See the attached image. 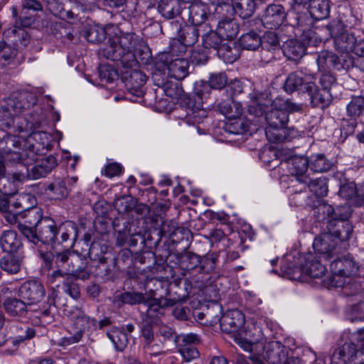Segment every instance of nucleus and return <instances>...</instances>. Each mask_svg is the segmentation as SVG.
I'll list each match as a JSON object with an SVG mask.
<instances>
[{
	"label": "nucleus",
	"mask_w": 364,
	"mask_h": 364,
	"mask_svg": "<svg viewBox=\"0 0 364 364\" xmlns=\"http://www.w3.org/2000/svg\"><path fill=\"white\" fill-rule=\"evenodd\" d=\"M9 330L14 346L21 344L36 336V330L26 323H14L9 326Z\"/></svg>",
	"instance_id": "38"
},
{
	"label": "nucleus",
	"mask_w": 364,
	"mask_h": 364,
	"mask_svg": "<svg viewBox=\"0 0 364 364\" xmlns=\"http://www.w3.org/2000/svg\"><path fill=\"white\" fill-rule=\"evenodd\" d=\"M308 94L310 102L314 107H318L321 109H325L329 107L333 100V96L330 91L319 89L318 87L314 82V86H312V90L311 92H306Z\"/></svg>",
	"instance_id": "36"
},
{
	"label": "nucleus",
	"mask_w": 364,
	"mask_h": 364,
	"mask_svg": "<svg viewBox=\"0 0 364 364\" xmlns=\"http://www.w3.org/2000/svg\"><path fill=\"white\" fill-rule=\"evenodd\" d=\"M264 357L269 364H285L288 352L285 346L278 341H272L264 348Z\"/></svg>",
	"instance_id": "28"
},
{
	"label": "nucleus",
	"mask_w": 364,
	"mask_h": 364,
	"mask_svg": "<svg viewBox=\"0 0 364 364\" xmlns=\"http://www.w3.org/2000/svg\"><path fill=\"white\" fill-rule=\"evenodd\" d=\"M54 309L55 300L53 299L51 301L49 299L47 305L37 312V317L42 325L50 323L53 321Z\"/></svg>",
	"instance_id": "59"
},
{
	"label": "nucleus",
	"mask_w": 364,
	"mask_h": 364,
	"mask_svg": "<svg viewBox=\"0 0 364 364\" xmlns=\"http://www.w3.org/2000/svg\"><path fill=\"white\" fill-rule=\"evenodd\" d=\"M203 31L202 28L193 25L181 28L178 32V40L171 45L170 53L177 55L185 53L187 47H191L198 42L200 33Z\"/></svg>",
	"instance_id": "11"
},
{
	"label": "nucleus",
	"mask_w": 364,
	"mask_h": 364,
	"mask_svg": "<svg viewBox=\"0 0 364 364\" xmlns=\"http://www.w3.org/2000/svg\"><path fill=\"white\" fill-rule=\"evenodd\" d=\"M146 307V314L150 317H154L160 310L164 308L173 306L176 304V299H167L161 296L160 299L149 298L146 299L143 303Z\"/></svg>",
	"instance_id": "41"
},
{
	"label": "nucleus",
	"mask_w": 364,
	"mask_h": 364,
	"mask_svg": "<svg viewBox=\"0 0 364 364\" xmlns=\"http://www.w3.org/2000/svg\"><path fill=\"white\" fill-rule=\"evenodd\" d=\"M17 228L29 242L39 249L44 245H51L54 247L58 243V227L51 218L45 217L36 230L21 224H18Z\"/></svg>",
	"instance_id": "5"
},
{
	"label": "nucleus",
	"mask_w": 364,
	"mask_h": 364,
	"mask_svg": "<svg viewBox=\"0 0 364 364\" xmlns=\"http://www.w3.org/2000/svg\"><path fill=\"white\" fill-rule=\"evenodd\" d=\"M309 11L313 18L317 21L326 18L330 14L328 0H311Z\"/></svg>",
	"instance_id": "45"
},
{
	"label": "nucleus",
	"mask_w": 364,
	"mask_h": 364,
	"mask_svg": "<svg viewBox=\"0 0 364 364\" xmlns=\"http://www.w3.org/2000/svg\"><path fill=\"white\" fill-rule=\"evenodd\" d=\"M218 111L228 119H238L242 114V107L240 102L228 99L218 103Z\"/></svg>",
	"instance_id": "43"
},
{
	"label": "nucleus",
	"mask_w": 364,
	"mask_h": 364,
	"mask_svg": "<svg viewBox=\"0 0 364 364\" xmlns=\"http://www.w3.org/2000/svg\"><path fill=\"white\" fill-rule=\"evenodd\" d=\"M36 98L28 93H14L9 96L1 105L4 112L12 118L29 109L36 103Z\"/></svg>",
	"instance_id": "15"
},
{
	"label": "nucleus",
	"mask_w": 364,
	"mask_h": 364,
	"mask_svg": "<svg viewBox=\"0 0 364 364\" xmlns=\"http://www.w3.org/2000/svg\"><path fill=\"white\" fill-rule=\"evenodd\" d=\"M28 304L22 298L7 297L3 302L5 312L11 317L24 318L28 314Z\"/></svg>",
	"instance_id": "33"
},
{
	"label": "nucleus",
	"mask_w": 364,
	"mask_h": 364,
	"mask_svg": "<svg viewBox=\"0 0 364 364\" xmlns=\"http://www.w3.org/2000/svg\"><path fill=\"white\" fill-rule=\"evenodd\" d=\"M168 259L178 266L183 276L202 274L205 277L215 269L218 255L213 253L200 256L185 249L181 252L170 254Z\"/></svg>",
	"instance_id": "2"
},
{
	"label": "nucleus",
	"mask_w": 364,
	"mask_h": 364,
	"mask_svg": "<svg viewBox=\"0 0 364 364\" xmlns=\"http://www.w3.org/2000/svg\"><path fill=\"white\" fill-rule=\"evenodd\" d=\"M338 55L336 54L323 50L317 55L316 63L320 72L330 71L331 68L335 69L336 62Z\"/></svg>",
	"instance_id": "54"
},
{
	"label": "nucleus",
	"mask_w": 364,
	"mask_h": 364,
	"mask_svg": "<svg viewBox=\"0 0 364 364\" xmlns=\"http://www.w3.org/2000/svg\"><path fill=\"white\" fill-rule=\"evenodd\" d=\"M149 50L140 36L132 32H126L109 38L99 53L107 59L119 61L124 68H132L138 65L137 57L141 60L149 59Z\"/></svg>",
	"instance_id": "1"
},
{
	"label": "nucleus",
	"mask_w": 364,
	"mask_h": 364,
	"mask_svg": "<svg viewBox=\"0 0 364 364\" xmlns=\"http://www.w3.org/2000/svg\"><path fill=\"white\" fill-rule=\"evenodd\" d=\"M333 166V163L324 154H318L310 157L311 169L315 172H326Z\"/></svg>",
	"instance_id": "56"
},
{
	"label": "nucleus",
	"mask_w": 364,
	"mask_h": 364,
	"mask_svg": "<svg viewBox=\"0 0 364 364\" xmlns=\"http://www.w3.org/2000/svg\"><path fill=\"white\" fill-rule=\"evenodd\" d=\"M313 247L325 261L329 260L341 251L338 241L332 237L328 232H324L315 237Z\"/></svg>",
	"instance_id": "17"
},
{
	"label": "nucleus",
	"mask_w": 364,
	"mask_h": 364,
	"mask_svg": "<svg viewBox=\"0 0 364 364\" xmlns=\"http://www.w3.org/2000/svg\"><path fill=\"white\" fill-rule=\"evenodd\" d=\"M186 4L181 0H160L158 4V11L166 19L177 16L182 18Z\"/></svg>",
	"instance_id": "32"
},
{
	"label": "nucleus",
	"mask_w": 364,
	"mask_h": 364,
	"mask_svg": "<svg viewBox=\"0 0 364 364\" xmlns=\"http://www.w3.org/2000/svg\"><path fill=\"white\" fill-rule=\"evenodd\" d=\"M182 20L191 23V25L196 26L205 31L209 28L208 24L205 23L210 14L208 6L201 1H195L188 7L184 6L182 13Z\"/></svg>",
	"instance_id": "13"
},
{
	"label": "nucleus",
	"mask_w": 364,
	"mask_h": 364,
	"mask_svg": "<svg viewBox=\"0 0 364 364\" xmlns=\"http://www.w3.org/2000/svg\"><path fill=\"white\" fill-rule=\"evenodd\" d=\"M64 314L71 322L70 336L60 338V344L62 346H68L80 342L84 334L92 328L96 329L97 321L90 318L85 311L77 306H67L64 309Z\"/></svg>",
	"instance_id": "4"
},
{
	"label": "nucleus",
	"mask_w": 364,
	"mask_h": 364,
	"mask_svg": "<svg viewBox=\"0 0 364 364\" xmlns=\"http://www.w3.org/2000/svg\"><path fill=\"white\" fill-rule=\"evenodd\" d=\"M338 195L356 208L364 206V182L357 186L353 181H346L340 185Z\"/></svg>",
	"instance_id": "21"
},
{
	"label": "nucleus",
	"mask_w": 364,
	"mask_h": 364,
	"mask_svg": "<svg viewBox=\"0 0 364 364\" xmlns=\"http://www.w3.org/2000/svg\"><path fill=\"white\" fill-rule=\"evenodd\" d=\"M218 55L228 63H234L240 56L237 48L235 45L232 47L227 43H225L220 50H218Z\"/></svg>",
	"instance_id": "58"
},
{
	"label": "nucleus",
	"mask_w": 364,
	"mask_h": 364,
	"mask_svg": "<svg viewBox=\"0 0 364 364\" xmlns=\"http://www.w3.org/2000/svg\"><path fill=\"white\" fill-rule=\"evenodd\" d=\"M256 0H239L232 3L233 11L228 13V16L237 14L241 18L246 19L251 17L257 8Z\"/></svg>",
	"instance_id": "44"
},
{
	"label": "nucleus",
	"mask_w": 364,
	"mask_h": 364,
	"mask_svg": "<svg viewBox=\"0 0 364 364\" xmlns=\"http://www.w3.org/2000/svg\"><path fill=\"white\" fill-rule=\"evenodd\" d=\"M286 18L284 8L281 4H271L264 11L260 19H252L247 21L252 29L259 30L261 26L268 29L279 28Z\"/></svg>",
	"instance_id": "10"
},
{
	"label": "nucleus",
	"mask_w": 364,
	"mask_h": 364,
	"mask_svg": "<svg viewBox=\"0 0 364 364\" xmlns=\"http://www.w3.org/2000/svg\"><path fill=\"white\" fill-rule=\"evenodd\" d=\"M25 127H18L19 132H27L26 144L33 151L43 154L52 147V136L46 132L38 130L41 126L40 119H26Z\"/></svg>",
	"instance_id": "6"
},
{
	"label": "nucleus",
	"mask_w": 364,
	"mask_h": 364,
	"mask_svg": "<svg viewBox=\"0 0 364 364\" xmlns=\"http://www.w3.org/2000/svg\"><path fill=\"white\" fill-rule=\"evenodd\" d=\"M18 296L24 299L28 305L36 304L46 296L43 284L38 280L24 282L18 288Z\"/></svg>",
	"instance_id": "18"
},
{
	"label": "nucleus",
	"mask_w": 364,
	"mask_h": 364,
	"mask_svg": "<svg viewBox=\"0 0 364 364\" xmlns=\"http://www.w3.org/2000/svg\"><path fill=\"white\" fill-rule=\"evenodd\" d=\"M84 36L90 43H99L106 38V31L102 27L92 26L85 31Z\"/></svg>",
	"instance_id": "60"
},
{
	"label": "nucleus",
	"mask_w": 364,
	"mask_h": 364,
	"mask_svg": "<svg viewBox=\"0 0 364 364\" xmlns=\"http://www.w3.org/2000/svg\"><path fill=\"white\" fill-rule=\"evenodd\" d=\"M231 16H223L224 18L219 21L216 30L219 35L224 40H231L235 38L240 30L239 24L232 18Z\"/></svg>",
	"instance_id": "40"
},
{
	"label": "nucleus",
	"mask_w": 364,
	"mask_h": 364,
	"mask_svg": "<svg viewBox=\"0 0 364 364\" xmlns=\"http://www.w3.org/2000/svg\"><path fill=\"white\" fill-rule=\"evenodd\" d=\"M298 132L294 128L287 129L284 127L281 129L266 130L267 139L272 143H281L286 141H291L297 136Z\"/></svg>",
	"instance_id": "48"
},
{
	"label": "nucleus",
	"mask_w": 364,
	"mask_h": 364,
	"mask_svg": "<svg viewBox=\"0 0 364 364\" xmlns=\"http://www.w3.org/2000/svg\"><path fill=\"white\" fill-rule=\"evenodd\" d=\"M314 79V74L307 68H300L288 75L284 85V90L289 94L295 91L304 93L311 92Z\"/></svg>",
	"instance_id": "9"
},
{
	"label": "nucleus",
	"mask_w": 364,
	"mask_h": 364,
	"mask_svg": "<svg viewBox=\"0 0 364 364\" xmlns=\"http://www.w3.org/2000/svg\"><path fill=\"white\" fill-rule=\"evenodd\" d=\"M144 301V295L142 293L136 291H126L117 294H115L114 298V303L119 307L124 304L136 305L142 304Z\"/></svg>",
	"instance_id": "47"
},
{
	"label": "nucleus",
	"mask_w": 364,
	"mask_h": 364,
	"mask_svg": "<svg viewBox=\"0 0 364 364\" xmlns=\"http://www.w3.org/2000/svg\"><path fill=\"white\" fill-rule=\"evenodd\" d=\"M228 77L225 73H212L209 77L208 84L203 83L195 88L192 97L185 98L184 103L186 107V115L196 121L198 117L205 115V110L203 108L204 100L209 95L210 88L221 90L227 85Z\"/></svg>",
	"instance_id": "3"
},
{
	"label": "nucleus",
	"mask_w": 364,
	"mask_h": 364,
	"mask_svg": "<svg viewBox=\"0 0 364 364\" xmlns=\"http://www.w3.org/2000/svg\"><path fill=\"white\" fill-rule=\"evenodd\" d=\"M327 230L332 237L341 244V242L350 239L353 233V225L348 220H329L327 223Z\"/></svg>",
	"instance_id": "25"
},
{
	"label": "nucleus",
	"mask_w": 364,
	"mask_h": 364,
	"mask_svg": "<svg viewBox=\"0 0 364 364\" xmlns=\"http://www.w3.org/2000/svg\"><path fill=\"white\" fill-rule=\"evenodd\" d=\"M159 59L163 62V68H167L168 75L171 77L180 81L189 73V61L187 59L178 58L170 60L168 53H162Z\"/></svg>",
	"instance_id": "20"
},
{
	"label": "nucleus",
	"mask_w": 364,
	"mask_h": 364,
	"mask_svg": "<svg viewBox=\"0 0 364 364\" xmlns=\"http://www.w3.org/2000/svg\"><path fill=\"white\" fill-rule=\"evenodd\" d=\"M0 153L4 154H11L14 150H21V137L11 134L4 130L0 132Z\"/></svg>",
	"instance_id": "42"
},
{
	"label": "nucleus",
	"mask_w": 364,
	"mask_h": 364,
	"mask_svg": "<svg viewBox=\"0 0 364 364\" xmlns=\"http://www.w3.org/2000/svg\"><path fill=\"white\" fill-rule=\"evenodd\" d=\"M364 112V97L353 96L346 106L347 115L351 117V122L348 125L347 131L353 132L357 126L356 119L362 115Z\"/></svg>",
	"instance_id": "35"
},
{
	"label": "nucleus",
	"mask_w": 364,
	"mask_h": 364,
	"mask_svg": "<svg viewBox=\"0 0 364 364\" xmlns=\"http://www.w3.org/2000/svg\"><path fill=\"white\" fill-rule=\"evenodd\" d=\"M57 245H61L65 248H71L74 246L78 235V228L77 225L72 221H65L62 223L58 228Z\"/></svg>",
	"instance_id": "27"
},
{
	"label": "nucleus",
	"mask_w": 364,
	"mask_h": 364,
	"mask_svg": "<svg viewBox=\"0 0 364 364\" xmlns=\"http://www.w3.org/2000/svg\"><path fill=\"white\" fill-rule=\"evenodd\" d=\"M21 264L22 258L14 253H9L0 259L1 269L10 274H17L21 269Z\"/></svg>",
	"instance_id": "46"
},
{
	"label": "nucleus",
	"mask_w": 364,
	"mask_h": 364,
	"mask_svg": "<svg viewBox=\"0 0 364 364\" xmlns=\"http://www.w3.org/2000/svg\"><path fill=\"white\" fill-rule=\"evenodd\" d=\"M152 79L154 85L161 88L167 97L178 99L184 94L181 83L178 80H168L165 73H162L160 70L153 73Z\"/></svg>",
	"instance_id": "22"
},
{
	"label": "nucleus",
	"mask_w": 364,
	"mask_h": 364,
	"mask_svg": "<svg viewBox=\"0 0 364 364\" xmlns=\"http://www.w3.org/2000/svg\"><path fill=\"white\" fill-rule=\"evenodd\" d=\"M36 19L33 16L27 15L26 11L21 10L19 18L15 21L14 26L18 29L23 41H28V34L25 30L21 28L30 27L34 23Z\"/></svg>",
	"instance_id": "57"
},
{
	"label": "nucleus",
	"mask_w": 364,
	"mask_h": 364,
	"mask_svg": "<svg viewBox=\"0 0 364 364\" xmlns=\"http://www.w3.org/2000/svg\"><path fill=\"white\" fill-rule=\"evenodd\" d=\"M220 321V329L223 332L230 334L232 337L242 333L245 323V315L238 309L227 311L220 317H215L209 321L210 323Z\"/></svg>",
	"instance_id": "12"
},
{
	"label": "nucleus",
	"mask_w": 364,
	"mask_h": 364,
	"mask_svg": "<svg viewBox=\"0 0 364 364\" xmlns=\"http://www.w3.org/2000/svg\"><path fill=\"white\" fill-rule=\"evenodd\" d=\"M301 264L296 262L292 266L286 267L282 266L283 272L289 275L294 274L296 272H303L311 277L320 278L326 272V264L322 262L323 257L316 255L312 252H307L301 256Z\"/></svg>",
	"instance_id": "8"
},
{
	"label": "nucleus",
	"mask_w": 364,
	"mask_h": 364,
	"mask_svg": "<svg viewBox=\"0 0 364 364\" xmlns=\"http://www.w3.org/2000/svg\"><path fill=\"white\" fill-rule=\"evenodd\" d=\"M184 279H177L171 282L169 284L170 289H172L173 287H179L181 284L183 286V293H175L178 294V298H175L176 301L180 300L181 298L187 296L191 291L193 288L201 289L205 285L206 278L202 274L197 276L188 275L183 276Z\"/></svg>",
	"instance_id": "24"
},
{
	"label": "nucleus",
	"mask_w": 364,
	"mask_h": 364,
	"mask_svg": "<svg viewBox=\"0 0 364 364\" xmlns=\"http://www.w3.org/2000/svg\"><path fill=\"white\" fill-rule=\"evenodd\" d=\"M171 240L174 243H184V248L186 249L191 244L192 238L191 232L186 228H177L171 235Z\"/></svg>",
	"instance_id": "62"
},
{
	"label": "nucleus",
	"mask_w": 364,
	"mask_h": 364,
	"mask_svg": "<svg viewBox=\"0 0 364 364\" xmlns=\"http://www.w3.org/2000/svg\"><path fill=\"white\" fill-rule=\"evenodd\" d=\"M248 24L251 31L241 36L240 38V45L243 49L255 50L262 44V38L253 31L254 29L252 28L250 24Z\"/></svg>",
	"instance_id": "50"
},
{
	"label": "nucleus",
	"mask_w": 364,
	"mask_h": 364,
	"mask_svg": "<svg viewBox=\"0 0 364 364\" xmlns=\"http://www.w3.org/2000/svg\"><path fill=\"white\" fill-rule=\"evenodd\" d=\"M127 95H130V100L136 101L144 95V85L146 82V75L142 71L136 68L127 70L123 75Z\"/></svg>",
	"instance_id": "16"
},
{
	"label": "nucleus",
	"mask_w": 364,
	"mask_h": 364,
	"mask_svg": "<svg viewBox=\"0 0 364 364\" xmlns=\"http://www.w3.org/2000/svg\"><path fill=\"white\" fill-rule=\"evenodd\" d=\"M55 266L66 270L75 279L87 280L88 274L83 269L87 267V259L77 252H55Z\"/></svg>",
	"instance_id": "7"
},
{
	"label": "nucleus",
	"mask_w": 364,
	"mask_h": 364,
	"mask_svg": "<svg viewBox=\"0 0 364 364\" xmlns=\"http://www.w3.org/2000/svg\"><path fill=\"white\" fill-rule=\"evenodd\" d=\"M23 245L20 236L14 230H4L0 235V247L8 253L17 252Z\"/></svg>",
	"instance_id": "37"
},
{
	"label": "nucleus",
	"mask_w": 364,
	"mask_h": 364,
	"mask_svg": "<svg viewBox=\"0 0 364 364\" xmlns=\"http://www.w3.org/2000/svg\"><path fill=\"white\" fill-rule=\"evenodd\" d=\"M77 177L56 178L53 181L45 185L46 193L54 200H63L66 198L72 187L77 183Z\"/></svg>",
	"instance_id": "19"
},
{
	"label": "nucleus",
	"mask_w": 364,
	"mask_h": 364,
	"mask_svg": "<svg viewBox=\"0 0 364 364\" xmlns=\"http://www.w3.org/2000/svg\"><path fill=\"white\" fill-rule=\"evenodd\" d=\"M356 42V36L353 33L348 31L343 33L334 41L336 49L341 53H350L354 43Z\"/></svg>",
	"instance_id": "51"
},
{
	"label": "nucleus",
	"mask_w": 364,
	"mask_h": 364,
	"mask_svg": "<svg viewBox=\"0 0 364 364\" xmlns=\"http://www.w3.org/2000/svg\"><path fill=\"white\" fill-rule=\"evenodd\" d=\"M310 160L305 156H294L287 161V167L289 173L300 185L302 184V178L309 177L306 174Z\"/></svg>",
	"instance_id": "30"
},
{
	"label": "nucleus",
	"mask_w": 364,
	"mask_h": 364,
	"mask_svg": "<svg viewBox=\"0 0 364 364\" xmlns=\"http://www.w3.org/2000/svg\"><path fill=\"white\" fill-rule=\"evenodd\" d=\"M20 216L24 218V223H18V225H26L34 230L37 229L44 218L41 209L36 206L23 212Z\"/></svg>",
	"instance_id": "52"
},
{
	"label": "nucleus",
	"mask_w": 364,
	"mask_h": 364,
	"mask_svg": "<svg viewBox=\"0 0 364 364\" xmlns=\"http://www.w3.org/2000/svg\"><path fill=\"white\" fill-rule=\"evenodd\" d=\"M282 51L289 60L298 61L306 54V48L300 41L291 38L284 42Z\"/></svg>",
	"instance_id": "39"
},
{
	"label": "nucleus",
	"mask_w": 364,
	"mask_h": 364,
	"mask_svg": "<svg viewBox=\"0 0 364 364\" xmlns=\"http://www.w3.org/2000/svg\"><path fill=\"white\" fill-rule=\"evenodd\" d=\"M205 33L202 34L203 46L206 49H213L218 52V50L224 45L225 41L223 37L219 35L218 31H213L208 28Z\"/></svg>",
	"instance_id": "49"
},
{
	"label": "nucleus",
	"mask_w": 364,
	"mask_h": 364,
	"mask_svg": "<svg viewBox=\"0 0 364 364\" xmlns=\"http://www.w3.org/2000/svg\"><path fill=\"white\" fill-rule=\"evenodd\" d=\"M113 262H109L108 258H102L101 260L92 262L90 265L87 262V267L84 270L87 273V279L91 276L100 278H107L112 272Z\"/></svg>",
	"instance_id": "34"
},
{
	"label": "nucleus",
	"mask_w": 364,
	"mask_h": 364,
	"mask_svg": "<svg viewBox=\"0 0 364 364\" xmlns=\"http://www.w3.org/2000/svg\"><path fill=\"white\" fill-rule=\"evenodd\" d=\"M364 364V347L358 350L355 344L346 342L337 348L331 356V364Z\"/></svg>",
	"instance_id": "14"
},
{
	"label": "nucleus",
	"mask_w": 364,
	"mask_h": 364,
	"mask_svg": "<svg viewBox=\"0 0 364 364\" xmlns=\"http://www.w3.org/2000/svg\"><path fill=\"white\" fill-rule=\"evenodd\" d=\"M265 119L268 124L267 129H281L284 127L289 121V114L287 110H284L282 104L277 100H274L271 103V107L266 114Z\"/></svg>",
	"instance_id": "23"
},
{
	"label": "nucleus",
	"mask_w": 364,
	"mask_h": 364,
	"mask_svg": "<svg viewBox=\"0 0 364 364\" xmlns=\"http://www.w3.org/2000/svg\"><path fill=\"white\" fill-rule=\"evenodd\" d=\"M263 49L267 50H275L280 46V41L277 34L274 31H267L262 38Z\"/></svg>",
	"instance_id": "63"
},
{
	"label": "nucleus",
	"mask_w": 364,
	"mask_h": 364,
	"mask_svg": "<svg viewBox=\"0 0 364 364\" xmlns=\"http://www.w3.org/2000/svg\"><path fill=\"white\" fill-rule=\"evenodd\" d=\"M271 107V103H266L260 100H253L248 105V112L257 117L266 116L267 112Z\"/></svg>",
	"instance_id": "61"
},
{
	"label": "nucleus",
	"mask_w": 364,
	"mask_h": 364,
	"mask_svg": "<svg viewBox=\"0 0 364 364\" xmlns=\"http://www.w3.org/2000/svg\"><path fill=\"white\" fill-rule=\"evenodd\" d=\"M301 180L302 184L301 188L299 190H295V193H301L308 188L317 197L322 198L327 195L328 189L326 178H311L310 177H304Z\"/></svg>",
	"instance_id": "31"
},
{
	"label": "nucleus",
	"mask_w": 364,
	"mask_h": 364,
	"mask_svg": "<svg viewBox=\"0 0 364 364\" xmlns=\"http://www.w3.org/2000/svg\"><path fill=\"white\" fill-rule=\"evenodd\" d=\"M164 230L157 227L149 228L142 234L144 238V247L149 249L156 248L161 241Z\"/></svg>",
	"instance_id": "55"
},
{
	"label": "nucleus",
	"mask_w": 364,
	"mask_h": 364,
	"mask_svg": "<svg viewBox=\"0 0 364 364\" xmlns=\"http://www.w3.org/2000/svg\"><path fill=\"white\" fill-rule=\"evenodd\" d=\"M58 166L57 159L49 155L36 161V164L31 168V179H39L47 176Z\"/></svg>",
	"instance_id": "29"
},
{
	"label": "nucleus",
	"mask_w": 364,
	"mask_h": 364,
	"mask_svg": "<svg viewBox=\"0 0 364 364\" xmlns=\"http://www.w3.org/2000/svg\"><path fill=\"white\" fill-rule=\"evenodd\" d=\"M107 337L112 342L115 349L123 351L127 346L129 339L126 332L119 328L114 327L107 332Z\"/></svg>",
	"instance_id": "53"
},
{
	"label": "nucleus",
	"mask_w": 364,
	"mask_h": 364,
	"mask_svg": "<svg viewBox=\"0 0 364 364\" xmlns=\"http://www.w3.org/2000/svg\"><path fill=\"white\" fill-rule=\"evenodd\" d=\"M330 270L334 276L348 277L358 270V264L353 258L350 256H344L334 259L329 264Z\"/></svg>",
	"instance_id": "26"
},
{
	"label": "nucleus",
	"mask_w": 364,
	"mask_h": 364,
	"mask_svg": "<svg viewBox=\"0 0 364 364\" xmlns=\"http://www.w3.org/2000/svg\"><path fill=\"white\" fill-rule=\"evenodd\" d=\"M174 342L178 346H196V345L199 344L201 342V339L200 336L193 333H189L186 334H181L178 336H174Z\"/></svg>",
	"instance_id": "64"
}]
</instances>
